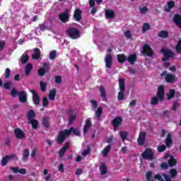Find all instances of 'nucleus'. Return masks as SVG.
I'll return each instance as SVG.
<instances>
[{
	"instance_id": "1",
	"label": "nucleus",
	"mask_w": 181,
	"mask_h": 181,
	"mask_svg": "<svg viewBox=\"0 0 181 181\" xmlns=\"http://www.w3.org/2000/svg\"><path fill=\"white\" fill-rule=\"evenodd\" d=\"M71 132H73L76 136H80V131L78 129H74V127H71L69 130L65 129L59 133L57 144H62V142H64V139L70 135Z\"/></svg>"
},
{
	"instance_id": "2",
	"label": "nucleus",
	"mask_w": 181,
	"mask_h": 181,
	"mask_svg": "<svg viewBox=\"0 0 181 181\" xmlns=\"http://www.w3.org/2000/svg\"><path fill=\"white\" fill-rule=\"evenodd\" d=\"M163 159L168 161V163H161V169H168L169 166L172 168V166H175L177 163L176 160L173 158V157L169 153H165Z\"/></svg>"
},
{
	"instance_id": "3",
	"label": "nucleus",
	"mask_w": 181,
	"mask_h": 181,
	"mask_svg": "<svg viewBox=\"0 0 181 181\" xmlns=\"http://www.w3.org/2000/svg\"><path fill=\"white\" fill-rule=\"evenodd\" d=\"M119 87L120 91L118 93V100L119 101H121L124 100V91H125L124 80L122 78L119 79Z\"/></svg>"
},
{
	"instance_id": "4",
	"label": "nucleus",
	"mask_w": 181,
	"mask_h": 181,
	"mask_svg": "<svg viewBox=\"0 0 181 181\" xmlns=\"http://www.w3.org/2000/svg\"><path fill=\"white\" fill-rule=\"evenodd\" d=\"M67 33L70 36L71 39H78L81 34L80 31L77 28H70L67 30Z\"/></svg>"
},
{
	"instance_id": "5",
	"label": "nucleus",
	"mask_w": 181,
	"mask_h": 181,
	"mask_svg": "<svg viewBox=\"0 0 181 181\" xmlns=\"http://www.w3.org/2000/svg\"><path fill=\"white\" fill-rule=\"evenodd\" d=\"M161 53H163L164 54V58L162 59L163 62H166V60H168L169 58L173 57L175 56V54L172 51L165 48L161 49Z\"/></svg>"
},
{
	"instance_id": "6",
	"label": "nucleus",
	"mask_w": 181,
	"mask_h": 181,
	"mask_svg": "<svg viewBox=\"0 0 181 181\" xmlns=\"http://www.w3.org/2000/svg\"><path fill=\"white\" fill-rule=\"evenodd\" d=\"M142 53L143 54H146V56H148L149 57H152V56H153V51H152L151 46L148 44H145L144 45Z\"/></svg>"
},
{
	"instance_id": "7",
	"label": "nucleus",
	"mask_w": 181,
	"mask_h": 181,
	"mask_svg": "<svg viewBox=\"0 0 181 181\" xmlns=\"http://www.w3.org/2000/svg\"><path fill=\"white\" fill-rule=\"evenodd\" d=\"M144 159H148L152 160L153 159V151L151 148H146V151L142 153Z\"/></svg>"
},
{
	"instance_id": "8",
	"label": "nucleus",
	"mask_w": 181,
	"mask_h": 181,
	"mask_svg": "<svg viewBox=\"0 0 181 181\" xmlns=\"http://www.w3.org/2000/svg\"><path fill=\"white\" fill-rule=\"evenodd\" d=\"M13 159H18L16 156L13 154L10 156H6L1 160V166H5V165H6L8 162H9V160H13Z\"/></svg>"
},
{
	"instance_id": "9",
	"label": "nucleus",
	"mask_w": 181,
	"mask_h": 181,
	"mask_svg": "<svg viewBox=\"0 0 181 181\" xmlns=\"http://www.w3.org/2000/svg\"><path fill=\"white\" fill-rule=\"evenodd\" d=\"M95 2H97L98 4H101V2H103V0H89V5L90 7L93 8L90 11L92 15H94V13H95V12H97V8L95 7Z\"/></svg>"
},
{
	"instance_id": "10",
	"label": "nucleus",
	"mask_w": 181,
	"mask_h": 181,
	"mask_svg": "<svg viewBox=\"0 0 181 181\" xmlns=\"http://www.w3.org/2000/svg\"><path fill=\"white\" fill-rule=\"evenodd\" d=\"M167 83H174L175 82V76L172 74H168L167 71H163L161 74L162 77H165Z\"/></svg>"
},
{
	"instance_id": "11",
	"label": "nucleus",
	"mask_w": 181,
	"mask_h": 181,
	"mask_svg": "<svg viewBox=\"0 0 181 181\" xmlns=\"http://www.w3.org/2000/svg\"><path fill=\"white\" fill-rule=\"evenodd\" d=\"M165 92V87L163 85L158 86V91H157V97L160 101L163 100V95Z\"/></svg>"
},
{
	"instance_id": "12",
	"label": "nucleus",
	"mask_w": 181,
	"mask_h": 181,
	"mask_svg": "<svg viewBox=\"0 0 181 181\" xmlns=\"http://www.w3.org/2000/svg\"><path fill=\"white\" fill-rule=\"evenodd\" d=\"M14 135L17 139H22L25 138V132H23V131H22L21 129H15Z\"/></svg>"
},
{
	"instance_id": "13",
	"label": "nucleus",
	"mask_w": 181,
	"mask_h": 181,
	"mask_svg": "<svg viewBox=\"0 0 181 181\" xmlns=\"http://www.w3.org/2000/svg\"><path fill=\"white\" fill-rule=\"evenodd\" d=\"M43 66L44 68H40L38 70V76H40L41 77L46 74V71H49V63L44 64Z\"/></svg>"
},
{
	"instance_id": "14",
	"label": "nucleus",
	"mask_w": 181,
	"mask_h": 181,
	"mask_svg": "<svg viewBox=\"0 0 181 181\" xmlns=\"http://www.w3.org/2000/svg\"><path fill=\"white\" fill-rule=\"evenodd\" d=\"M105 66L107 69H111V66H112V56L107 55L105 58Z\"/></svg>"
},
{
	"instance_id": "15",
	"label": "nucleus",
	"mask_w": 181,
	"mask_h": 181,
	"mask_svg": "<svg viewBox=\"0 0 181 181\" xmlns=\"http://www.w3.org/2000/svg\"><path fill=\"white\" fill-rule=\"evenodd\" d=\"M30 93L33 94V101L35 105H39V103H40V99L39 98V95L35 90H31Z\"/></svg>"
},
{
	"instance_id": "16",
	"label": "nucleus",
	"mask_w": 181,
	"mask_h": 181,
	"mask_svg": "<svg viewBox=\"0 0 181 181\" xmlns=\"http://www.w3.org/2000/svg\"><path fill=\"white\" fill-rule=\"evenodd\" d=\"M18 98L21 103H26L28 100V94L25 93V90H22L18 93Z\"/></svg>"
},
{
	"instance_id": "17",
	"label": "nucleus",
	"mask_w": 181,
	"mask_h": 181,
	"mask_svg": "<svg viewBox=\"0 0 181 181\" xmlns=\"http://www.w3.org/2000/svg\"><path fill=\"white\" fill-rule=\"evenodd\" d=\"M11 170H12L14 173H21V175H26V169L21 168L19 167H11Z\"/></svg>"
},
{
	"instance_id": "18",
	"label": "nucleus",
	"mask_w": 181,
	"mask_h": 181,
	"mask_svg": "<svg viewBox=\"0 0 181 181\" xmlns=\"http://www.w3.org/2000/svg\"><path fill=\"white\" fill-rule=\"evenodd\" d=\"M121 122H122V118L121 117H116L112 120V123L114 127L115 131H117V129L118 128Z\"/></svg>"
},
{
	"instance_id": "19",
	"label": "nucleus",
	"mask_w": 181,
	"mask_h": 181,
	"mask_svg": "<svg viewBox=\"0 0 181 181\" xmlns=\"http://www.w3.org/2000/svg\"><path fill=\"white\" fill-rule=\"evenodd\" d=\"M69 10H66L64 13L59 15V19L62 21V22H67V21H69Z\"/></svg>"
},
{
	"instance_id": "20",
	"label": "nucleus",
	"mask_w": 181,
	"mask_h": 181,
	"mask_svg": "<svg viewBox=\"0 0 181 181\" xmlns=\"http://www.w3.org/2000/svg\"><path fill=\"white\" fill-rule=\"evenodd\" d=\"M69 146H70V143L66 142L65 144V146L64 147H62L59 152V158H63V156L66 153V151H67V149H69Z\"/></svg>"
},
{
	"instance_id": "21",
	"label": "nucleus",
	"mask_w": 181,
	"mask_h": 181,
	"mask_svg": "<svg viewBox=\"0 0 181 181\" xmlns=\"http://www.w3.org/2000/svg\"><path fill=\"white\" fill-rule=\"evenodd\" d=\"M52 26V21H47L40 26V30H46V29H50Z\"/></svg>"
},
{
	"instance_id": "22",
	"label": "nucleus",
	"mask_w": 181,
	"mask_h": 181,
	"mask_svg": "<svg viewBox=\"0 0 181 181\" xmlns=\"http://www.w3.org/2000/svg\"><path fill=\"white\" fill-rule=\"evenodd\" d=\"M145 136H146V134L145 132H140L139 139H138V144L139 145H143L144 142H145Z\"/></svg>"
},
{
	"instance_id": "23",
	"label": "nucleus",
	"mask_w": 181,
	"mask_h": 181,
	"mask_svg": "<svg viewBox=\"0 0 181 181\" xmlns=\"http://www.w3.org/2000/svg\"><path fill=\"white\" fill-rule=\"evenodd\" d=\"M74 18L77 22L81 20V10L77 9L74 11Z\"/></svg>"
},
{
	"instance_id": "24",
	"label": "nucleus",
	"mask_w": 181,
	"mask_h": 181,
	"mask_svg": "<svg viewBox=\"0 0 181 181\" xmlns=\"http://www.w3.org/2000/svg\"><path fill=\"white\" fill-rule=\"evenodd\" d=\"M32 57L34 60L40 58V49H39V48H35L34 49V53L32 54Z\"/></svg>"
},
{
	"instance_id": "25",
	"label": "nucleus",
	"mask_w": 181,
	"mask_h": 181,
	"mask_svg": "<svg viewBox=\"0 0 181 181\" xmlns=\"http://www.w3.org/2000/svg\"><path fill=\"white\" fill-rule=\"evenodd\" d=\"M92 126L91 124V120L90 119H88L86 122V124L83 128V132L84 134H87L88 132V130L90 129V127Z\"/></svg>"
},
{
	"instance_id": "26",
	"label": "nucleus",
	"mask_w": 181,
	"mask_h": 181,
	"mask_svg": "<svg viewBox=\"0 0 181 181\" xmlns=\"http://www.w3.org/2000/svg\"><path fill=\"white\" fill-rule=\"evenodd\" d=\"M136 60V54H132L129 56L127 58V62L130 63V64H134L135 63V61Z\"/></svg>"
},
{
	"instance_id": "27",
	"label": "nucleus",
	"mask_w": 181,
	"mask_h": 181,
	"mask_svg": "<svg viewBox=\"0 0 181 181\" xmlns=\"http://www.w3.org/2000/svg\"><path fill=\"white\" fill-rule=\"evenodd\" d=\"M173 6H175L174 1H168L165 6V9L166 12H170V9H172V8H173Z\"/></svg>"
},
{
	"instance_id": "28",
	"label": "nucleus",
	"mask_w": 181,
	"mask_h": 181,
	"mask_svg": "<svg viewBox=\"0 0 181 181\" xmlns=\"http://www.w3.org/2000/svg\"><path fill=\"white\" fill-rule=\"evenodd\" d=\"M28 122L31 124L33 129H37V127H39V122L36 119H30L28 120Z\"/></svg>"
},
{
	"instance_id": "29",
	"label": "nucleus",
	"mask_w": 181,
	"mask_h": 181,
	"mask_svg": "<svg viewBox=\"0 0 181 181\" xmlns=\"http://www.w3.org/2000/svg\"><path fill=\"white\" fill-rule=\"evenodd\" d=\"M111 150V146L108 145L106 147H105L102 151V155L104 157H107L108 156V152Z\"/></svg>"
},
{
	"instance_id": "30",
	"label": "nucleus",
	"mask_w": 181,
	"mask_h": 181,
	"mask_svg": "<svg viewBox=\"0 0 181 181\" xmlns=\"http://www.w3.org/2000/svg\"><path fill=\"white\" fill-rule=\"evenodd\" d=\"M174 22H175V23H176V25H177V26H179V28H180V29H181V17H180V16H179V15H175V16H174Z\"/></svg>"
},
{
	"instance_id": "31",
	"label": "nucleus",
	"mask_w": 181,
	"mask_h": 181,
	"mask_svg": "<svg viewBox=\"0 0 181 181\" xmlns=\"http://www.w3.org/2000/svg\"><path fill=\"white\" fill-rule=\"evenodd\" d=\"M48 98L51 100H53L54 98H56V89H52L49 91Z\"/></svg>"
},
{
	"instance_id": "32",
	"label": "nucleus",
	"mask_w": 181,
	"mask_h": 181,
	"mask_svg": "<svg viewBox=\"0 0 181 181\" xmlns=\"http://www.w3.org/2000/svg\"><path fill=\"white\" fill-rule=\"evenodd\" d=\"M33 69V65L32 64H28L25 68L26 76H29L30 74V71Z\"/></svg>"
},
{
	"instance_id": "33",
	"label": "nucleus",
	"mask_w": 181,
	"mask_h": 181,
	"mask_svg": "<svg viewBox=\"0 0 181 181\" xmlns=\"http://www.w3.org/2000/svg\"><path fill=\"white\" fill-rule=\"evenodd\" d=\"M100 172L101 175H107V166H105V164L102 163L100 165Z\"/></svg>"
},
{
	"instance_id": "34",
	"label": "nucleus",
	"mask_w": 181,
	"mask_h": 181,
	"mask_svg": "<svg viewBox=\"0 0 181 181\" xmlns=\"http://www.w3.org/2000/svg\"><path fill=\"white\" fill-rule=\"evenodd\" d=\"M105 16L109 19L114 18V11L112 10H107L105 11Z\"/></svg>"
},
{
	"instance_id": "35",
	"label": "nucleus",
	"mask_w": 181,
	"mask_h": 181,
	"mask_svg": "<svg viewBox=\"0 0 181 181\" xmlns=\"http://www.w3.org/2000/svg\"><path fill=\"white\" fill-rule=\"evenodd\" d=\"M117 60L119 63H124L127 61V57L124 54L117 55Z\"/></svg>"
},
{
	"instance_id": "36",
	"label": "nucleus",
	"mask_w": 181,
	"mask_h": 181,
	"mask_svg": "<svg viewBox=\"0 0 181 181\" xmlns=\"http://www.w3.org/2000/svg\"><path fill=\"white\" fill-rule=\"evenodd\" d=\"M165 144L168 147H170V145H172V136L170 135V134H168L167 138L165 139Z\"/></svg>"
},
{
	"instance_id": "37",
	"label": "nucleus",
	"mask_w": 181,
	"mask_h": 181,
	"mask_svg": "<svg viewBox=\"0 0 181 181\" xmlns=\"http://www.w3.org/2000/svg\"><path fill=\"white\" fill-rule=\"evenodd\" d=\"M28 60H29V57L28 56V54L24 53L21 57V63L25 64V63H28Z\"/></svg>"
},
{
	"instance_id": "38",
	"label": "nucleus",
	"mask_w": 181,
	"mask_h": 181,
	"mask_svg": "<svg viewBox=\"0 0 181 181\" xmlns=\"http://www.w3.org/2000/svg\"><path fill=\"white\" fill-rule=\"evenodd\" d=\"M35 117H36V113H35V111L30 110L28 113V121H30V119H33L32 118H35Z\"/></svg>"
},
{
	"instance_id": "39",
	"label": "nucleus",
	"mask_w": 181,
	"mask_h": 181,
	"mask_svg": "<svg viewBox=\"0 0 181 181\" xmlns=\"http://www.w3.org/2000/svg\"><path fill=\"white\" fill-rule=\"evenodd\" d=\"M29 155H30L29 150L28 149L24 150L23 153V160H28V157L29 156Z\"/></svg>"
},
{
	"instance_id": "40",
	"label": "nucleus",
	"mask_w": 181,
	"mask_h": 181,
	"mask_svg": "<svg viewBox=\"0 0 181 181\" xmlns=\"http://www.w3.org/2000/svg\"><path fill=\"white\" fill-rule=\"evenodd\" d=\"M159 37H162L163 39H166L168 37V32L165 30L161 31L158 34Z\"/></svg>"
},
{
	"instance_id": "41",
	"label": "nucleus",
	"mask_w": 181,
	"mask_h": 181,
	"mask_svg": "<svg viewBox=\"0 0 181 181\" xmlns=\"http://www.w3.org/2000/svg\"><path fill=\"white\" fill-rule=\"evenodd\" d=\"M42 125H44V127H45V128H49V127H50V124H49V118L48 117L43 118Z\"/></svg>"
},
{
	"instance_id": "42",
	"label": "nucleus",
	"mask_w": 181,
	"mask_h": 181,
	"mask_svg": "<svg viewBox=\"0 0 181 181\" xmlns=\"http://www.w3.org/2000/svg\"><path fill=\"white\" fill-rule=\"evenodd\" d=\"M175 97V90L171 89L170 92L167 94V99L170 100V98H173Z\"/></svg>"
},
{
	"instance_id": "43",
	"label": "nucleus",
	"mask_w": 181,
	"mask_h": 181,
	"mask_svg": "<svg viewBox=\"0 0 181 181\" xmlns=\"http://www.w3.org/2000/svg\"><path fill=\"white\" fill-rule=\"evenodd\" d=\"M69 124H73L74 119H76V115H73V112H69Z\"/></svg>"
},
{
	"instance_id": "44",
	"label": "nucleus",
	"mask_w": 181,
	"mask_h": 181,
	"mask_svg": "<svg viewBox=\"0 0 181 181\" xmlns=\"http://www.w3.org/2000/svg\"><path fill=\"white\" fill-rule=\"evenodd\" d=\"M102 114H103V107H99L97 109L96 112H95V115H96L98 118H100Z\"/></svg>"
},
{
	"instance_id": "45",
	"label": "nucleus",
	"mask_w": 181,
	"mask_h": 181,
	"mask_svg": "<svg viewBox=\"0 0 181 181\" xmlns=\"http://www.w3.org/2000/svg\"><path fill=\"white\" fill-rule=\"evenodd\" d=\"M57 52L56 50L51 51L49 55L50 60H54L56 59Z\"/></svg>"
},
{
	"instance_id": "46",
	"label": "nucleus",
	"mask_w": 181,
	"mask_h": 181,
	"mask_svg": "<svg viewBox=\"0 0 181 181\" xmlns=\"http://www.w3.org/2000/svg\"><path fill=\"white\" fill-rule=\"evenodd\" d=\"M127 136H128V132H120V136L123 141L127 139Z\"/></svg>"
},
{
	"instance_id": "47",
	"label": "nucleus",
	"mask_w": 181,
	"mask_h": 181,
	"mask_svg": "<svg viewBox=\"0 0 181 181\" xmlns=\"http://www.w3.org/2000/svg\"><path fill=\"white\" fill-rule=\"evenodd\" d=\"M100 95L103 97V98H105L107 97V95L105 94V89L103 88V86H100Z\"/></svg>"
},
{
	"instance_id": "48",
	"label": "nucleus",
	"mask_w": 181,
	"mask_h": 181,
	"mask_svg": "<svg viewBox=\"0 0 181 181\" xmlns=\"http://www.w3.org/2000/svg\"><path fill=\"white\" fill-rule=\"evenodd\" d=\"M90 103L92 104V109L93 110V111H95L98 105V103H97V101L95 100H90Z\"/></svg>"
},
{
	"instance_id": "49",
	"label": "nucleus",
	"mask_w": 181,
	"mask_h": 181,
	"mask_svg": "<svg viewBox=\"0 0 181 181\" xmlns=\"http://www.w3.org/2000/svg\"><path fill=\"white\" fill-rule=\"evenodd\" d=\"M4 76L6 78H9L11 77V69L9 68L6 69Z\"/></svg>"
},
{
	"instance_id": "50",
	"label": "nucleus",
	"mask_w": 181,
	"mask_h": 181,
	"mask_svg": "<svg viewBox=\"0 0 181 181\" xmlns=\"http://www.w3.org/2000/svg\"><path fill=\"white\" fill-rule=\"evenodd\" d=\"M40 89L42 90V91H46L47 86H46L45 82L41 81L40 83Z\"/></svg>"
},
{
	"instance_id": "51",
	"label": "nucleus",
	"mask_w": 181,
	"mask_h": 181,
	"mask_svg": "<svg viewBox=\"0 0 181 181\" xmlns=\"http://www.w3.org/2000/svg\"><path fill=\"white\" fill-rule=\"evenodd\" d=\"M124 36L127 37V39H132V34L129 30L124 32Z\"/></svg>"
},
{
	"instance_id": "52",
	"label": "nucleus",
	"mask_w": 181,
	"mask_h": 181,
	"mask_svg": "<svg viewBox=\"0 0 181 181\" xmlns=\"http://www.w3.org/2000/svg\"><path fill=\"white\" fill-rule=\"evenodd\" d=\"M88 153H90V146H88L87 148L82 151V155L83 156H87Z\"/></svg>"
},
{
	"instance_id": "53",
	"label": "nucleus",
	"mask_w": 181,
	"mask_h": 181,
	"mask_svg": "<svg viewBox=\"0 0 181 181\" xmlns=\"http://www.w3.org/2000/svg\"><path fill=\"white\" fill-rule=\"evenodd\" d=\"M170 175L172 177H175V176L177 175V171L175 169L173 168L170 170Z\"/></svg>"
},
{
	"instance_id": "54",
	"label": "nucleus",
	"mask_w": 181,
	"mask_h": 181,
	"mask_svg": "<svg viewBox=\"0 0 181 181\" xmlns=\"http://www.w3.org/2000/svg\"><path fill=\"white\" fill-rule=\"evenodd\" d=\"M42 105L43 107H47V105H49V100H47V98L45 97L42 98Z\"/></svg>"
},
{
	"instance_id": "55",
	"label": "nucleus",
	"mask_w": 181,
	"mask_h": 181,
	"mask_svg": "<svg viewBox=\"0 0 181 181\" xmlns=\"http://www.w3.org/2000/svg\"><path fill=\"white\" fill-rule=\"evenodd\" d=\"M158 103H159L158 98L154 97L151 99V104H152V105H156Z\"/></svg>"
},
{
	"instance_id": "56",
	"label": "nucleus",
	"mask_w": 181,
	"mask_h": 181,
	"mask_svg": "<svg viewBox=\"0 0 181 181\" xmlns=\"http://www.w3.org/2000/svg\"><path fill=\"white\" fill-rule=\"evenodd\" d=\"M151 29V27L149 26V24L144 23L143 25V32H146V30H149Z\"/></svg>"
},
{
	"instance_id": "57",
	"label": "nucleus",
	"mask_w": 181,
	"mask_h": 181,
	"mask_svg": "<svg viewBox=\"0 0 181 181\" xmlns=\"http://www.w3.org/2000/svg\"><path fill=\"white\" fill-rule=\"evenodd\" d=\"M11 86H12V83L11 82H6L4 83V88H6V90H9Z\"/></svg>"
},
{
	"instance_id": "58",
	"label": "nucleus",
	"mask_w": 181,
	"mask_h": 181,
	"mask_svg": "<svg viewBox=\"0 0 181 181\" xmlns=\"http://www.w3.org/2000/svg\"><path fill=\"white\" fill-rule=\"evenodd\" d=\"M58 170L61 173H63L64 172V165L63 164H59L58 166Z\"/></svg>"
},
{
	"instance_id": "59",
	"label": "nucleus",
	"mask_w": 181,
	"mask_h": 181,
	"mask_svg": "<svg viewBox=\"0 0 181 181\" xmlns=\"http://www.w3.org/2000/svg\"><path fill=\"white\" fill-rule=\"evenodd\" d=\"M165 149H166V146H165V145H161L158 147V152H163V151H165Z\"/></svg>"
},
{
	"instance_id": "60",
	"label": "nucleus",
	"mask_w": 181,
	"mask_h": 181,
	"mask_svg": "<svg viewBox=\"0 0 181 181\" xmlns=\"http://www.w3.org/2000/svg\"><path fill=\"white\" fill-rule=\"evenodd\" d=\"M55 82L57 83V84H60L62 83V76H57L55 77Z\"/></svg>"
},
{
	"instance_id": "61",
	"label": "nucleus",
	"mask_w": 181,
	"mask_h": 181,
	"mask_svg": "<svg viewBox=\"0 0 181 181\" xmlns=\"http://www.w3.org/2000/svg\"><path fill=\"white\" fill-rule=\"evenodd\" d=\"M148 12V7H142L140 8V13H146Z\"/></svg>"
},
{
	"instance_id": "62",
	"label": "nucleus",
	"mask_w": 181,
	"mask_h": 181,
	"mask_svg": "<svg viewBox=\"0 0 181 181\" xmlns=\"http://www.w3.org/2000/svg\"><path fill=\"white\" fill-rule=\"evenodd\" d=\"M163 175L164 176L165 181H172V178L170 177V176H169L166 174H163Z\"/></svg>"
},
{
	"instance_id": "63",
	"label": "nucleus",
	"mask_w": 181,
	"mask_h": 181,
	"mask_svg": "<svg viewBox=\"0 0 181 181\" xmlns=\"http://www.w3.org/2000/svg\"><path fill=\"white\" fill-rule=\"evenodd\" d=\"M155 179H156V180H158V181H165V180H163V178L160 176V175H156Z\"/></svg>"
},
{
	"instance_id": "64",
	"label": "nucleus",
	"mask_w": 181,
	"mask_h": 181,
	"mask_svg": "<svg viewBox=\"0 0 181 181\" xmlns=\"http://www.w3.org/2000/svg\"><path fill=\"white\" fill-rule=\"evenodd\" d=\"M11 94L12 97H16V94H18L16 89H15V88L12 89Z\"/></svg>"
}]
</instances>
